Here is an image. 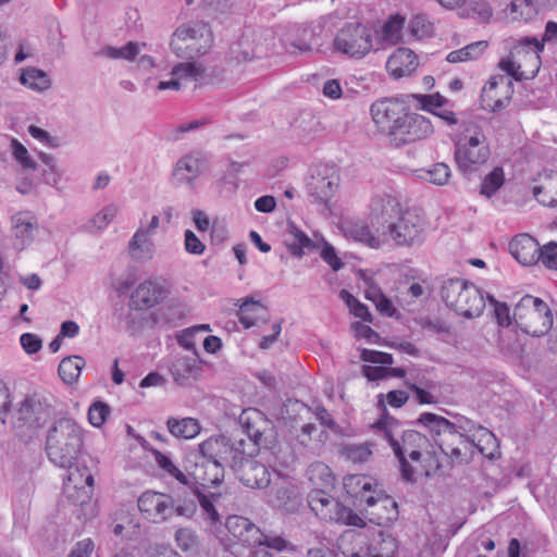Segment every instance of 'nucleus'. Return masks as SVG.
<instances>
[{
	"instance_id": "obj_1",
	"label": "nucleus",
	"mask_w": 557,
	"mask_h": 557,
	"mask_svg": "<svg viewBox=\"0 0 557 557\" xmlns=\"http://www.w3.org/2000/svg\"><path fill=\"white\" fill-rule=\"evenodd\" d=\"M84 446V430L70 418L57 420L49 429L46 437V453L49 460L57 467L67 469L66 480L75 487L84 484L92 488L94 476L87 467H77V460Z\"/></svg>"
},
{
	"instance_id": "obj_2",
	"label": "nucleus",
	"mask_w": 557,
	"mask_h": 557,
	"mask_svg": "<svg viewBox=\"0 0 557 557\" xmlns=\"http://www.w3.org/2000/svg\"><path fill=\"white\" fill-rule=\"evenodd\" d=\"M417 422L430 432L435 444L450 459L451 463H468L473 458L475 450L491 460L499 455V451H494L475 442L474 438L471 440L457 432L455 423L442 416L423 412Z\"/></svg>"
},
{
	"instance_id": "obj_3",
	"label": "nucleus",
	"mask_w": 557,
	"mask_h": 557,
	"mask_svg": "<svg viewBox=\"0 0 557 557\" xmlns=\"http://www.w3.org/2000/svg\"><path fill=\"white\" fill-rule=\"evenodd\" d=\"M308 476L315 486L308 495L309 507L315 516L321 520L342 525L359 528L364 525L361 517L326 492L327 488L334 487L335 482V478L326 465L322 462L311 465L308 469Z\"/></svg>"
},
{
	"instance_id": "obj_4",
	"label": "nucleus",
	"mask_w": 557,
	"mask_h": 557,
	"mask_svg": "<svg viewBox=\"0 0 557 557\" xmlns=\"http://www.w3.org/2000/svg\"><path fill=\"white\" fill-rule=\"evenodd\" d=\"M398 207L399 203L389 196H379L372 200V214L387 223L386 231L383 234L388 235L397 246L422 244L426 231L424 218L414 210H406L398 216L397 221H389L388 219L393 216V213L398 211Z\"/></svg>"
},
{
	"instance_id": "obj_5",
	"label": "nucleus",
	"mask_w": 557,
	"mask_h": 557,
	"mask_svg": "<svg viewBox=\"0 0 557 557\" xmlns=\"http://www.w3.org/2000/svg\"><path fill=\"white\" fill-rule=\"evenodd\" d=\"M372 428L392 447L400 463L401 476L405 481L413 480V469L408 462L419 461L421 453L429 446V438L416 430H403L400 423L392 417H382Z\"/></svg>"
},
{
	"instance_id": "obj_6",
	"label": "nucleus",
	"mask_w": 557,
	"mask_h": 557,
	"mask_svg": "<svg viewBox=\"0 0 557 557\" xmlns=\"http://www.w3.org/2000/svg\"><path fill=\"white\" fill-rule=\"evenodd\" d=\"M344 485L351 496L360 504L367 505L368 512L374 517L377 524L393 522L398 518V505L392 496L374 490L376 484L364 475H351Z\"/></svg>"
},
{
	"instance_id": "obj_7",
	"label": "nucleus",
	"mask_w": 557,
	"mask_h": 557,
	"mask_svg": "<svg viewBox=\"0 0 557 557\" xmlns=\"http://www.w3.org/2000/svg\"><path fill=\"white\" fill-rule=\"evenodd\" d=\"M441 297L447 307L467 318H479L485 308V297L480 288L463 278L443 282Z\"/></svg>"
},
{
	"instance_id": "obj_8",
	"label": "nucleus",
	"mask_w": 557,
	"mask_h": 557,
	"mask_svg": "<svg viewBox=\"0 0 557 557\" xmlns=\"http://www.w3.org/2000/svg\"><path fill=\"white\" fill-rule=\"evenodd\" d=\"M498 66L507 75L496 74L491 76L481 95L482 108L490 112H499L509 104L513 85L508 76H512L517 81L521 78V74H519L520 65H517L511 58L502 59Z\"/></svg>"
},
{
	"instance_id": "obj_9",
	"label": "nucleus",
	"mask_w": 557,
	"mask_h": 557,
	"mask_svg": "<svg viewBox=\"0 0 557 557\" xmlns=\"http://www.w3.org/2000/svg\"><path fill=\"white\" fill-rule=\"evenodd\" d=\"M513 321L521 332L540 337L553 326V314L545 301L532 295L523 296L513 309Z\"/></svg>"
},
{
	"instance_id": "obj_10",
	"label": "nucleus",
	"mask_w": 557,
	"mask_h": 557,
	"mask_svg": "<svg viewBox=\"0 0 557 557\" xmlns=\"http://www.w3.org/2000/svg\"><path fill=\"white\" fill-rule=\"evenodd\" d=\"M213 39L209 26L202 22L183 24L173 33L171 49L177 57L195 59L206 54Z\"/></svg>"
},
{
	"instance_id": "obj_11",
	"label": "nucleus",
	"mask_w": 557,
	"mask_h": 557,
	"mask_svg": "<svg viewBox=\"0 0 557 557\" xmlns=\"http://www.w3.org/2000/svg\"><path fill=\"white\" fill-rule=\"evenodd\" d=\"M336 51L350 58L361 59L373 47V36L370 27L362 23H346L334 38Z\"/></svg>"
},
{
	"instance_id": "obj_12",
	"label": "nucleus",
	"mask_w": 557,
	"mask_h": 557,
	"mask_svg": "<svg viewBox=\"0 0 557 557\" xmlns=\"http://www.w3.org/2000/svg\"><path fill=\"white\" fill-rule=\"evenodd\" d=\"M243 440L233 443L224 435L211 436L198 445V455L194 456L196 459L219 461V463L228 465L232 468L243 459Z\"/></svg>"
},
{
	"instance_id": "obj_13",
	"label": "nucleus",
	"mask_w": 557,
	"mask_h": 557,
	"mask_svg": "<svg viewBox=\"0 0 557 557\" xmlns=\"http://www.w3.org/2000/svg\"><path fill=\"white\" fill-rule=\"evenodd\" d=\"M339 185V175L335 166L317 164L310 169L306 188L312 202L327 203Z\"/></svg>"
},
{
	"instance_id": "obj_14",
	"label": "nucleus",
	"mask_w": 557,
	"mask_h": 557,
	"mask_svg": "<svg viewBox=\"0 0 557 557\" xmlns=\"http://www.w3.org/2000/svg\"><path fill=\"white\" fill-rule=\"evenodd\" d=\"M431 121L424 115L418 113L405 112L392 135L389 140L395 146L422 140L433 133Z\"/></svg>"
},
{
	"instance_id": "obj_15",
	"label": "nucleus",
	"mask_w": 557,
	"mask_h": 557,
	"mask_svg": "<svg viewBox=\"0 0 557 557\" xmlns=\"http://www.w3.org/2000/svg\"><path fill=\"white\" fill-rule=\"evenodd\" d=\"M211 157L205 151L194 150L181 157L173 169L176 183L193 187L195 181L209 170Z\"/></svg>"
},
{
	"instance_id": "obj_16",
	"label": "nucleus",
	"mask_w": 557,
	"mask_h": 557,
	"mask_svg": "<svg viewBox=\"0 0 557 557\" xmlns=\"http://www.w3.org/2000/svg\"><path fill=\"white\" fill-rule=\"evenodd\" d=\"M138 508L148 521L162 523L173 517L174 499L169 494L146 491L138 498Z\"/></svg>"
},
{
	"instance_id": "obj_17",
	"label": "nucleus",
	"mask_w": 557,
	"mask_h": 557,
	"mask_svg": "<svg viewBox=\"0 0 557 557\" xmlns=\"http://www.w3.org/2000/svg\"><path fill=\"white\" fill-rule=\"evenodd\" d=\"M323 26L321 23H311L304 26H294L285 36L283 42L286 51L311 52L322 46L321 35Z\"/></svg>"
},
{
	"instance_id": "obj_18",
	"label": "nucleus",
	"mask_w": 557,
	"mask_h": 557,
	"mask_svg": "<svg viewBox=\"0 0 557 557\" xmlns=\"http://www.w3.org/2000/svg\"><path fill=\"white\" fill-rule=\"evenodd\" d=\"M47 413L41 404L25 398L14 414L13 426L20 436L32 437L45 424Z\"/></svg>"
},
{
	"instance_id": "obj_19",
	"label": "nucleus",
	"mask_w": 557,
	"mask_h": 557,
	"mask_svg": "<svg viewBox=\"0 0 557 557\" xmlns=\"http://www.w3.org/2000/svg\"><path fill=\"white\" fill-rule=\"evenodd\" d=\"M370 112L379 128L391 136L406 111L404 103L397 99L383 98L372 103Z\"/></svg>"
},
{
	"instance_id": "obj_20",
	"label": "nucleus",
	"mask_w": 557,
	"mask_h": 557,
	"mask_svg": "<svg viewBox=\"0 0 557 557\" xmlns=\"http://www.w3.org/2000/svg\"><path fill=\"white\" fill-rule=\"evenodd\" d=\"M239 481L250 488H265L271 483L269 469L243 450V459L232 467Z\"/></svg>"
},
{
	"instance_id": "obj_21",
	"label": "nucleus",
	"mask_w": 557,
	"mask_h": 557,
	"mask_svg": "<svg viewBox=\"0 0 557 557\" xmlns=\"http://www.w3.org/2000/svg\"><path fill=\"white\" fill-rule=\"evenodd\" d=\"M490 157V146L457 148L454 151L457 168L468 180L479 172L480 166L485 164Z\"/></svg>"
},
{
	"instance_id": "obj_22",
	"label": "nucleus",
	"mask_w": 557,
	"mask_h": 557,
	"mask_svg": "<svg viewBox=\"0 0 557 557\" xmlns=\"http://www.w3.org/2000/svg\"><path fill=\"white\" fill-rule=\"evenodd\" d=\"M511 256L524 267L535 265L540 262V244L529 234H518L509 243Z\"/></svg>"
},
{
	"instance_id": "obj_23",
	"label": "nucleus",
	"mask_w": 557,
	"mask_h": 557,
	"mask_svg": "<svg viewBox=\"0 0 557 557\" xmlns=\"http://www.w3.org/2000/svg\"><path fill=\"white\" fill-rule=\"evenodd\" d=\"M164 289L156 281L148 280L140 283L131 294L129 308L134 310H147L160 302Z\"/></svg>"
},
{
	"instance_id": "obj_24",
	"label": "nucleus",
	"mask_w": 557,
	"mask_h": 557,
	"mask_svg": "<svg viewBox=\"0 0 557 557\" xmlns=\"http://www.w3.org/2000/svg\"><path fill=\"white\" fill-rule=\"evenodd\" d=\"M490 146L488 139L482 126L475 121H462L456 129L454 148Z\"/></svg>"
},
{
	"instance_id": "obj_25",
	"label": "nucleus",
	"mask_w": 557,
	"mask_h": 557,
	"mask_svg": "<svg viewBox=\"0 0 557 557\" xmlns=\"http://www.w3.org/2000/svg\"><path fill=\"white\" fill-rule=\"evenodd\" d=\"M225 467L228 465L201 459L200 462L197 460L193 467H187V470L202 486H216L224 480Z\"/></svg>"
},
{
	"instance_id": "obj_26",
	"label": "nucleus",
	"mask_w": 557,
	"mask_h": 557,
	"mask_svg": "<svg viewBox=\"0 0 557 557\" xmlns=\"http://www.w3.org/2000/svg\"><path fill=\"white\" fill-rule=\"evenodd\" d=\"M414 52L408 48H398L387 60L386 69L391 76L400 78L409 76L418 67Z\"/></svg>"
},
{
	"instance_id": "obj_27",
	"label": "nucleus",
	"mask_w": 557,
	"mask_h": 557,
	"mask_svg": "<svg viewBox=\"0 0 557 557\" xmlns=\"http://www.w3.org/2000/svg\"><path fill=\"white\" fill-rule=\"evenodd\" d=\"M200 363L198 355L193 357L175 356L170 368L173 380L183 385L190 379H196L201 372Z\"/></svg>"
},
{
	"instance_id": "obj_28",
	"label": "nucleus",
	"mask_w": 557,
	"mask_h": 557,
	"mask_svg": "<svg viewBox=\"0 0 557 557\" xmlns=\"http://www.w3.org/2000/svg\"><path fill=\"white\" fill-rule=\"evenodd\" d=\"M455 426L457 432L461 433L462 435L471 440L474 438L475 442L490 447V449L494 451H498L497 438L486 428H483L465 417L458 419L457 423H455Z\"/></svg>"
},
{
	"instance_id": "obj_29",
	"label": "nucleus",
	"mask_w": 557,
	"mask_h": 557,
	"mask_svg": "<svg viewBox=\"0 0 557 557\" xmlns=\"http://www.w3.org/2000/svg\"><path fill=\"white\" fill-rule=\"evenodd\" d=\"M540 185L532 188L534 198L543 206L557 205V171H544L539 174Z\"/></svg>"
},
{
	"instance_id": "obj_30",
	"label": "nucleus",
	"mask_w": 557,
	"mask_h": 557,
	"mask_svg": "<svg viewBox=\"0 0 557 557\" xmlns=\"http://www.w3.org/2000/svg\"><path fill=\"white\" fill-rule=\"evenodd\" d=\"M296 488L292 482L286 479L276 480L270 490V503L273 507L293 510L297 504Z\"/></svg>"
},
{
	"instance_id": "obj_31",
	"label": "nucleus",
	"mask_w": 557,
	"mask_h": 557,
	"mask_svg": "<svg viewBox=\"0 0 557 557\" xmlns=\"http://www.w3.org/2000/svg\"><path fill=\"white\" fill-rule=\"evenodd\" d=\"M244 433L253 442L255 445H260L263 432L268 426V420L264 414L257 410H244L239 417Z\"/></svg>"
},
{
	"instance_id": "obj_32",
	"label": "nucleus",
	"mask_w": 557,
	"mask_h": 557,
	"mask_svg": "<svg viewBox=\"0 0 557 557\" xmlns=\"http://www.w3.org/2000/svg\"><path fill=\"white\" fill-rule=\"evenodd\" d=\"M131 257L136 261L149 260L153 256V243L151 235L140 225L128 243Z\"/></svg>"
},
{
	"instance_id": "obj_33",
	"label": "nucleus",
	"mask_w": 557,
	"mask_h": 557,
	"mask_svg": "<svg viewBox=\"0 0 557 557\" xmlns=\"http://www.w3.org/2000/svg\"><path fill=\"white\" fill-rule=\"evenodd\" d=\"M343 232L347 238H350L355 242H359L364 244L370 248H380L381 239L375 236L368 224L362 221L357 222H345L343 224Z\"/></svg>"
},
{
	"instance_id": "obj_34",
	"label": "nucleus",
	"mask_w": 557,
	"mask_h": 557,
	"mask_svg": "<svg viewBox=\"0 0 557 557\" xmlns=\"http://www.w3.org/2000/svg\"><path fill=\"white\" fill-rule=\"evenodd\" d=\"M141 47H146V44L128 41L123 47L104 46L96 52V55L110 60L134 61L139 54Z\"/></svg>"
},
{
	"instance_id": "obj_35",
	"label": "nucleus",
	"mask_w": 557,
	"mask_h": 557,
	"mask_svg": "<svg viewBox=\"0 0 557 557\" xmlns=\"http://www.w3.org/2000/svg\"><path fill=\"white\" fill-rule=\"evenodd\" d=\"M400 285L406 286L405 295L411 300L426 299L430 296V287L428 280L417 275L416 270H409L400 281Z\"/></svg>"
},
{
	"instance_id": "obj_36",
	"label": "nucleus",
	"mask_w": 557,
	"mask_h": 557,
	"mask_svg": "<svg viewBox=\"0 0 557 557\" xmlns=\"http://www.w3.org/2000/svg\"><path fill=\"white\" fill-rule=\"evenodd\" d=\"M36 227L37 221L32 212H17L12 216L13 234L16 238L22 240L23 246L33 238Z\"/></svg>"
},
{
	"instance_id": "obj_37",
	"label": "nucleus",
	"mask_w": 557,
	"mask_h": 557,
	"mask_svg": "<svg viewBox=\"0 0 557 557\" xmlns=\"http://www.w3.org/2000/svg\"><path fill=\"white\" fill-rule=\"evenodd\" d=\"M166 426L173 436L185 440L196 437L201 430L199 421L189 417L182 419L171 417L166 421Z\"/></svg>"
},
{
	"instance_id": "obj_38",
	"label": "nucleus",
	"mask_w": 557,
	"mask_h": 557,
	"mask_svg": "<svg viewBox=\"0 0 557 557\" xmlns=\"http://www.w3.org/2000/svg\"><path fill=\"white\" fill-rule=\"evenodd\" d=\"M85 364V359L81 356L63 358L58 368L60 379L69 385L76 383Z\"/></svg>"
},
{
	"instance_id": "obj_39",
	"label": "nucleus",
	"mask_w": 557,
	"mask_h": 557,
	"mask_svg": "<svg viewBox=\"0 0 557 557\" xmlns=\"http://www.w3.org/2000/svg\"><path fill=\"white\" fill-rule=\"evenodd\" d=\"M397 550V542L394 536L379 532L373 536L369 546L370 557H393Z\"/></svg>"
},
{
	"instance_id": "obj_40",
	"label": "nucleus",
	"mask_w": 557,
	"mask_h": 557,
	"mask_svg": "<svg viewBox=\"0 0 557 557\" xmlns=\"http://www.w3.org/2000/svg\"><path fill=\"white\" fill-rule=\"evenodd\" d=\"M557 39V23L548 21L545 25V32L540 42L534 37H525L520 41V45L533 52V58L539 62L540 53L544 50V41H554Z\"/></svg>"
},
{
	"instance_id": "obj_41",
	"label": "nucleus",
	"mask_w": 557,
	"mask_h": 557,
	"mask_svg": "<svg viewBox=\"0 0 557 557\" xmlns=\"http://www.w3.org/2000/svg\"><path fill=\"white\" fill-rule=\"evenodd\" d=\"M487 48V41L480 40L474 41L466 47L454 50L449 52L446 57V60L449 63H458V62H465V61H472L479 59L480 55L485 51Z\"/></svg>"
},
{
	"instance_id": "obj_42",
	"label": "nucleus",
	"mask_w": 557,
	"mask_h": 557,
	"mask_svg": "<svg viewBox=\"0 0 557 557\" xmlns=\"http://www.w3.org/2000/svg\"><path fill=\"white\" fill-rule=\"evenodd\" d=\"M21 83L36 91H45L51 86L48 74L35 67H28L22 71Z\"/></svg>"
},
{
	"instance_id": "obj_43",
	"label": "nucleus",
	"mask_w": 557,
	"mask_h": 557,
	"mask_svg": "<svg viewBox=\"0 0 557 557\" xmlns=\"http://www.w3.org/2000/svg\"><path fill=\"white\" fill-rule=\"evenodd\" d=\"M225 525L228 532L240 541H248V536H246L248 533H260V530L249 519L242 516L228 517Z\"/></svg>"
},
{
	"instance_id": "obj_44",
	"label": "nucleus",
	"mask_w": 557,
	"mask_h": 557,
	"mask_svg": "<svg viewBox=\"0 0 557 557\" xmlns=\"http://www.w3.org/2000/svg\"><path fill=\"white\" fill-rule=\"evenodd\" d=\"M505 183V172L502 166H495L490 173H487L480 187V194L486 198L493 197Z\"/></svg>"
},
{
	"instance_id": "obj_45",
	"label": "nucleus",
	"mask_w": 557,
	"mask_h": 557,
	"mask_svg": "<svg viewBox=\"0 0 557 557\" xmlns=\"http://www.w3.org/2000/svg\"><path fill=\"white\" fill-rule=\"evenodd\" d=\"M193 496L203 510L207 519H209L212 523L220 522V515L215 508V502L220 498L219 494L215 493H203L201 490L197 488L193 492Z\"/></svg>"
},
{
	"instance_id": "obj_46",
	"label": "nucleus",
	"mask_w": 557,
	"mask_h": 557,
	"mask_svg": "<svg viewBox=\"0 0 557 557\" xmlns=\"http://www.w3.org/2000/svg\"><path fill=\"white\" fill-rule=\"evenodd\" d=\"M288 231L289 235L293 237V242L288 244V249L293 256L301 258L305 255V249L312 250L314 248V243L308 235L294 224L288 225Z\"/></svg>"
},
{
	"instance_id": "obj_47",
	"label": "nucleus",
	"mask_w": 557,
	"mask_h": 557,
	"mask_svg": "<svg viewBox=\"0 0 557 557\" xmlns=\"http://www.w3.org/2000/svg\"><path fill=\"white\" fill-rule=\"evenodd\" d=\"M205 72L206 69L199 63L182 62L173 66L171 75L176 77L180 83L183 79L198 82L202 78Z\"/></svg>"
},
{
	"instance_id": "obj_48",
	"label": "nucleus",
	"mask_w": 557,
	"mask_h": 557,
	"mask_svg": "<svg viewBox=\"0 0 557 557\" xmlns=\"http://www.w3.org/2000/svg\"><path fill=\"white\" fill-rule=\"evenodd\" d=\"M508 10L512 20L527 21L536 13L534 0H512Z\"/></svg>"
},
{
	"instance_id": "obj_49",
	"label": "nucleus",
	"mask_w": 557,
	"mask_h": 557,
	"mask_svg": "<svg viewBox=\"0 0 557 557\" xmlns=\"http://www.w3.org/2000/svg\"><path fill=\"white\" fill-rule=\"evenodd\" d=\"M152 454L154 456V460L160 469H162L169 475L175 478L180 483L186 484L187 478L186 475L173 463L171 458L161 451L153 449Z\"/></svg>"
},
{
	"instance_id": "obj_50",
	"label": "nucleus",
	"mask_w": 557,
	"mask_h": 557,
	"mask_svg": "<svg viewBox=\"0 0 557 557\" xmlns=\"http://www.w3.org/2000/svg\"><path fill=\"white\" fill-rule=\"evenodd\" d=\"M344 455L352 462H366L372 455V445L370 443L348 444L344 447Z\"/></svg>"
},
{
	"instance_id": "obj_51",
	"label": "nucleus",
	"mask_w": 557,
	"mask_h": 557,
	"mask_svg": "<svg viewBox=\"0 0 557 557\" xmlns=\"http://www.w3.org/2000/svg\"><path fill=\"white\" fill-rule=\"evenodd\" d=\"M39 159L44 165V169L41 170L44 182L48 185H57L59 183L61 173L57 168L54 158L45 152H40Z\"/></svg>"
},
{
	"instance_id": "obj_52",
	"label": "nucleus",
	"mask_w": 557,
	"mask_h": 557,
	"mask_svg": "<svg viewBox=\"0 0 557 557\" xmlns=\"http://www.w3.org/2000/svg\"><path fill=\"white\" fill-rule=\"evenodd\" d=\"M262 310V306L257 301L246 300L238 310V320L245 329H249L256 324L257 312Z\"/></svg>"
},
{
	"instance_id": "obj_53",
	"label": "nucleus",
	"mask_w": 557,
	"mask_h": 557,
	"mask_svg": "<svg viewBox=\"0 0 557 557\" xmlns=\"http://www.w3.org/2000/svg\"><path fill=\"white\" fill-rule=\"evenodd\" d=\"M486 299L494 308L497 324L502 327L511 325L513 315L510 314V307L506 302L498 301L494 296L487 295Z\"/></svg>"
},
{
	"instance_id": "obj_54",
	"label": "nucleus",
	"mask_w": 557,
	"mask_h": 557,
	"mask_svg": "<svg viewBox=\"0 0 557 557\" xmlns=\"http://www.w3.org/2000/svg\"><path fill=\"white\" fill-rule=\"evenodd\" d=\"M450 175V168L446 163L438 162L425 171L424 178L434 185L443 186L448 183Z\"/></svg>"
},
{
	"instance_id": "obj_55",
	"label": "nucleus",
	"mask_w": 557,
	"mask_h": 557,
	"mask_svg": "<svg viewBox=\"0 0 557 557\" xmlns=\"http://www.w3.org/2000/svg\"><path fill=\"white\" fill-rule=\"evenodd\" d=\"M404 18L399 15H395L388 18L383 25V39L391 44H396L400 38V32L403 28Z\"/></svg>"
},
{
	"instance_id": "obj_56",
	"label": "nucleus",
	"mask_w": 557,
	"mask_h": 557,
	"mask_svg": "<svg viewBox=\"0 0 557 557\" xmlns=\"http://www.w3.org/2000/svg\"><path fill=\"white\" fill-rule=\"evenodd\" d=\"M468 11L471 17L479 18L481 22H488L493 15V10L485 0H470Z\"/></svg>"
},
{
	"instance_id": "obj_57",
	"label": "nucleus",
	"mask_w": 557,
	"mask_h": 557,
	"mask_svg": "<svg viewBox=\"0 0 557 557\" xmlns=\"http://www.w3.org/2000/svg\"><path fill=\"white\" fill-rule=\"evenodd\" d=\"M11 147L14 159L24 170H36V162L28 156L27 149L17 139H12Z\"/></svg>"
},
{
	"instance_id": "obj_58",
	"label": "nucleus",
	"mask_w": 557,
	"mask_h": 557,
	"mask_svg": "<svg viewBox=\"0 0 557 557\" xmlns=\"http://www.w3.org/2000/svg\"><path fill=\"white\" fill-rule=\"evenodd\" d=\"M109 413L110 407L107 404L96 401L89 407L88 421L91 425L99 428L106 422Z\"/></svg>"
},
{
	"instance_id": "obj_59",
	"label": "nucleus",
	"mask_w": 557,
	"mask_h": 557,
	"mask_svg": "<svg viewBox=\"0 0 557 557\" xmlns=\"http://www.w3.org/2000/svg\"><path fill=\"white\" fill-rule=\"evenodd\" d=\"M117 212V206L108 205L91 219V223L97 230H103L116 216Z\"/></svg>"
},
{
	"instance_id": "obj_60",
	"label": "nucleus",
	"mask_w": 557,
	"mask_h": 557,
	"mask_svg": "<svg viewBox=\"0 0 557 557\" xmlns=\"http://www.w3.org/2000/svg\"><path fill=\"white\" fill-rule=\"evenodd\" d=\"M539 255H541L540 262H542L544 267L550 270H557V244L555 242H550L543 247L540 246Z\"/></svg>"
},
{
	"instance_id": "obj_61",
	"label": "nucleus",
	"mask_w": 557,
	"mask_h": 557,
	"mask_svg": "<svg viewBox=\"0 0 557 557\" xmlns=\"http://www.w3.org/2000/svg\"><path fill=\"white\" fill-rule=\"evenodd\" d=\"M259 537L255 541L259 545L265 546L271 549H275L277 552H283L288 547V542L278 535H268L263 533H258Z\"/></svg>"
},
{
	"instance_id": "obj_62",
	"label": "nucleus",
	"mask_w": 557,
	"mask_h": 557,
	"mask_svg": "<svg viewBox=\"0 0 557 557\" xmlns=\"http://www.w3.org/2000/svg\"><path fill=\"white\" fill-rule=\"evenodd\" d=\"M175 541L180 548L189 550L197 544V536L189 528H181L175 532Z\"/></svg>"
},
{
	"instance_id": "obj_63",
	"label": "nucleus",
	"mask_w": 557,
	"mask_h": 557,
	"mask_svg": "<svg viewBox=\"0 0 557 557\" xmlns=\"http://www.w3.org/2000/svg\"><path fill=\"white\" fill-rule=\"evenodd\" d=\"M362 361L377 363V364H392L393 356L387 352L377 351L373 349H363L360 356Z\"/></svg>"
},
{
	"instance_id": "obj_64",
	"label": "nucleus",
	"mask_w": 557,
	"mask_h": 557,
	"mask_svg": "<svg viewBox=\"0 0 557 557\" xmlns=\"http://www.w3.org/2000/svg\"><path fill=\"white\" fill-rule=\"evenodd\" d=\"M20 343L28 355L38 352L42 347L40 337L33 333H24L20 337Z\"/></svg>"
}]
</instances>
